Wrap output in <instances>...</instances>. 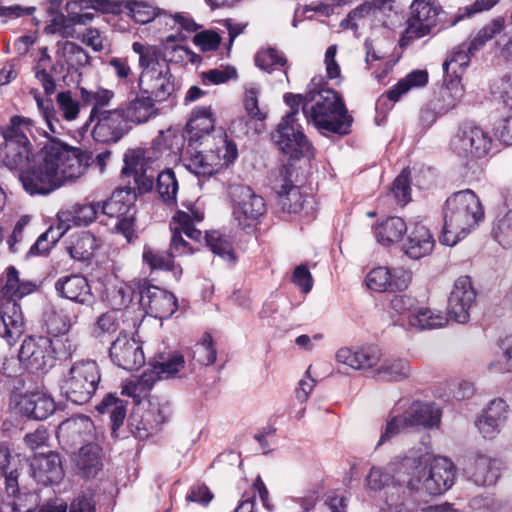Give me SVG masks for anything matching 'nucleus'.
Returning <instances> with one entry per match:
<instances>
[{
	"label": "nucleus",
	"instance_id": "obj_1",
	"mask_svg": "<svg viewBox=\"0 0 512 512\" xmlns=\"http://www.w3.org/2000/svg\"><path fill=\"white\" fill-rule=\"evenodd\" d=\"M50 143L19 173L24 190L30 195H47L67 180L82 176L87 159L78 148L62 142L57 136H48Z\"/></svg>",
	"mask_w": 512,
	"mask_h": 512
},
{
	"label": "nucleus",
	"instance_id": "obj_2",
	"mask_svg": "<svg viewBox=\"0 0 512 512\" xmlns=\"http://www.w3.org/2000/svg\"><path fill=\"white\" fill-rule=\"evenodd\" d=\"M410 478L407 488L429 496H437L452 487L455 480V465L445 457L432 458L421 449L410 450L400 462Z\"/></svg>",
	"mask_w": 512,
	"mask_h": 512
},
{
	"label": "nucleus",
	"instance_id": "obj_3",
	"mask_svg": "<svg viewBox=\"0 0 512 512\" xmlns=\"http://www.w3.org/2000/svg\"><path fill=\"white\" fill-rule=\"evenodd\" d=\"M444 226L440 242L454 246L473 231L484 219L478 196L470 189L449 196L443 208Z\"/></svg>",
	"mask_w": 512,
	"mask_h": 512
},
{
	"label": "nucleus",
	"instance_id": "obj_4",
	"mask_svg": "<svg viewBox=\"0 0 512 512\" xmlns=\"http://www.w3.org/2000/svg\"><path fill=\"white\" fill-rule=\"evenodd\" d=\"M303 114L318 130L338 135H347L351 131L353 117L341 96L331 89L306 92Z\"/></svg>",
	"mask_w": 512,
	"mask_h": 512
},
{
	"label": "nucleus",
	"instance_id": "obj_5",
	"mask_svg": "<svg viewBox=\"0 0 512 512\" xmlns=\"http://www.w3.org/2000/svg\"><path fill=\"white\" fill-rule=\"evenodd\" d=\"M101 380L94 360H79L72 364L61 385V392L74 404L83 405L95 394Z\"/></svg>",
	"mask_w": 512,
	"mask_h": 512
},
{
	"label": "nucleus",
	"instance_id": "obj_6",
	"mask_svg": "<svg viewBox=\"0 0 512 512\" xmlns=\"http://www.w3.org/2000/svg\"><path fill=\"white\" fill-rule=\"evenodd\" d=\"M215 119L211 107H196L186 125L189 143H198L199 146H209L213 143L217 149H226V156L231 159L237 157V147L228 141L227 136L214 130Z\"/></svg>",
	"mask_w": 512,
	"mask_h": 512
},
{
	"label": "nucleus",
	"instance_id": "obj_7",
	"mask_svg": "<svg viewBox=\"0 0 512 512\" xmlns=\"http://www.w3.org/2000/svg\"><path fill=\"white\" fill-rule=\"evenodd\" d=\"M228 193L232 202V214L242 229L252 228L266 212L264 198L251 187L243 184H231Z\"/></svg>",
	"mask_w": 512,
	"mask_h": 512
},
{
	"label": "nucleus",
	"instance_id": "obj_8",
	"mask_svg": "<svg viewBox=\"0 0 512 512\" xmlns=\"http://www.w3.org/2000/svg\"><path fill=\"white\" fill-rule=\"evenodd\" d=\"M59 342L46 336H29L21 344L19 361L29 372L44 374L55 365Z\"/></svg>",
	"mask_w": 512,
	"mask_h": 512
},
{
	"label": "nucleus",
	"instance_id": "obj_9",
	"mask_svg": "<svg viewBox=\"0 0 512 512\" xmlns=\"http://www.w3.org/2000/svg\"><path fill=\"white\" fill-rule=\"evenodd\" d=\"M197 144H188L183 154V162L189 171L198 176H211L235 160L226 156V149H217L213 143H209L208 147Z\"/></svg>",
	"mask_w": 512,
	"mask_h": 512
},
{
	"label": "nucleus",
	"instance_id": "obj_10",
	"mask_svg": "<svg viewBox=\"0 0 512 512\" xmlns=\"http://www.w3.org/2000/svg\"><path fill=\"white\" fill-rule=\"evenodd\" d=\"M33 290H0V335L9 345L24 332V317L18 300Z\"/></svg>",
	"mask_w": 512,
	"mask_h": 512
},
{
	"label": "nucleus",
	"instance_id": "obj_11",
	"mask_svg": "<svg viewBox=\"0 0 512 512\" xmlns=\"http://www.w3.org/2000/svg\"><path fill=\"white\" fill-rule=\"evenodd\" d=\"M441 7L435 0H414L410 5L407 28L401 39L405 45L429 34L437 25Z\"/></svg>",
	"mask_w": 512,
	"mask_h": 512
},
{
	"label": "nucleus",
	"instance_id": "obj_12",
	"mask_svg": "<svg viewBox=\"0 0 512 512\" xmlns=\"http://www.w3.org/2000/svg\"><path fill=\"white\" fill-rule=\"evenodd\" d=\"M185 364V357L180 352L169 351L156 354L151 362V370L140 376L134 386V392L149 391L158 380L180 376V372L185 369Z\"/></svg>",
	"mask_w": 512,
	"mask_h": 512
},
{
	"label": "nucleus",
	"instance_id": "obj_13",
	"mask_svg": "<svg viewBox=\"0 0 512 512\" xmlns=\"http://www.w3.org/2000/svg\"><path fill=\"white\" fill-rule=\"evenodd\" d=\"M272 139L279 149L290 157L309 152L311 145L297 123L294 113L286 114L272 133Z\"/></svg>",
	"mask_w": 512,
	"mask_h": 512
},
{
	"label": "nucleus",
	"instance_id": "obj_14",
	"mask_svg": "<svg viewBox=\"0 0 512 512\" xmlns=\"http://www.w3.org/2000/svg\"><path fill=\"white\" fill-rule=\"evenodd\" d=\"M36 101L38 108L44 116L49 131L56 135L60 134L59 129L62 128L56 114L59 113L66 121H74L78 118L82 105L80 99H75L70 90L61 91L57 94V111L50 99L44 100L36 97Z\"/></svg>",
	"mask_w": 512,
	"mask_h": 512
},
{
	"label": "nucleus",
	"instance_id": "obj_15",
	"mask_svg": "<svg viewBox=\"0 0 512 512\" xmlns=\"http://www.w3.org/2000/svg\"><path fill=\"white\" fill-rule=\"evenodd\" d=\"M492 145L490 135L482 128L474 125H463L452 138V150L461 157L482 158L486 156Z\"/></svg>",
	"mask_w": 512,
	"mask_h": 512
},
{
	"label": "nucleus",
	"instance_id": "obj_16",
	"mask_svg": "<svg viewBox=\"0 0 512 512\" xmlns=\"http://www.w3.org/2000/svg\"><path fill=\"white\" fill-rule=\"evenodd\" d=\"M292 170L288 166H281L275 173L273 189L277 194V203L283 211L288 213H300L311 199L305 197L298 186L292 184Z\"/></svg>",
	"mask_w": 512,
	"mask_h": 512
},
{
	"label": "nucleus",
	"instance_id": "obj_17",
	"mask_svg": "<svg viewBox=\"0 0 512 512\" xmlns=\"http://www.w3.org/2000/svg\"><path fill=\"white\" fill-rule=\"evenodd\" d=\"M81 8H92L103 13H121L126 11L136 22L145 24L155 20V9L143 2L133 0H80Z\"/></svg>",
	"mask_w": 512,
	"mask_h": 512
},
{
	"label": "nucleus",
	"instance_id": "obj_18",
	"mask_svg": "<svg viewBox=\"0 0 512 512\" xmlns=\"http://www.w3.org/2000/svg\"><path fill=\"white\" fill-rule=\"evenodd\" d=\"M56 437L65 450H71L77 445L90 443L94 438V423L84 415L68 418L57 428Z\"/></svg>",
	"mask_w": 512,
	"mask_h": 512
},
{
	"label": "nucleus",
	"instance_id": "obj_19",
	"mask_svg": "<svg viewBox=\"0 0 512 512\" xmlns=\"http://www.w3.org/2000/svg\"><path fill=\"white\" fill-rule=\"evenodd\" d=\"M138 87L142 95L155 102L167 100L174 92V81L169 66L162 65L161 69L142 70Z\"/></svg>",
	"mask_w": 512,
	"mask_h": 512
},
{
	"label": "nucleus",
	"instance_id": "obj_20",
	"mask_svg": "<svg viewBox=\"0 0 512 512\" xmlns=\"http://www.w3.org/2000/svg\"><path fill=\"white\" fill-rule=\"evenodd\" d=\"M123 113L118 107L112 110H105L95 116L96 124L92 130L93 138L102 143L118 142L132 128Z\"/></svg>",
	"mask_w": 512,
	"mask_h": 512
},
{
	"label": "nucleus",
	"instance_id": "obj_21",
	"mask_svg": "<svg viewBox=\"0 0 512 512\" xmlns=\"http://www.w3.org/2000/svg\"><path fill=\"white\" fill-rule=\"evenodd\" d=\"M109 355L118 367L133 371L145 364V356L141 344L133 338L120 334L111 344Z\"/></svg>",
	"mask_w": 512,
	"mask_h": 512
},
{
	"label": "nucleus",
	"instance_id": "obj_22",
	"mask_svg": "<svg viewBox=\"0 0 512 512\" xmlns=\"http://www.w3.org/2000/svg\"><path fill=\"white\" fill-rule=\"evenodd\" d=\"M31 469L35 481L44 486L57 484L64 476L60 455L55 451L35 455Z\"/></svg>",
	"mask_w": 512,
	"mask_h": 512
},
{
	"label": "nucleus",
	"instance_id": "obj_23",
	"mask_svg": "<svg viewBox=\"0 0 512 512\" xmlns=\"http://www.w3.org/2000/svg\"><path fill=\"white\" fill-rule=\"evenodd\" d=\"M17 406L23 416L37 421L47 419L56 410L54 399L39 391L20 395Z\"/></svg>",
	"mask_w": 512,
	"mask_h": 512
},
{
	"label": "nucleus",
	"instance_id": "obj_24",
	"mask_svg": "<svg viewBox=\"0 0 512 512\" xmlns=\"http://www.w3.org/2000/svg\"><path fill=\"white\" fill-rule=\"evenodd\" d=\"M412 283V273L404 268H373L365 277L367 288H408Z\"/></svg>",
	"mask_w": 512,
	"mask_h": 512
},
{
	"label": "nucleus",
	"instance_id": "obj_25",
	"mask_svg": "<svg viewBox=\"0 0 512 512\" xmlns=\"http://www.w3.org/2000/svg\"><path fill=\"white\" fill-rule=\"evenodd\" d=\"M143 302L147 298L148 313L157 319H167L178 308L175 295L170 290H138Z\"/></svg>",
	"mask_w": 512,
	"mask_h": 512
},
{
	"label": "nucleus",
	"instance_id": "obj_26",
	"mask_svg": "<svg viewBox=\"0 0 512 512\" xmlns=\"http://www.w3.org/2000/svg\"><path fill=\"white\" fill-rule=\"evenodd\" d=\"M501 461L486 455H476L467 468L471 480L477 486L494 485L500 477Z\"/></svg>",
	"mask_w": 512,
	"mask_h": 512
},
{
	"label": "nucleus",
	"instance_id": "obj_27",
	"mask_svg": "<svg viewBox=\"0 0 512 512\" xmlns=\"http://www.w3.org/2000/svg\"><path fill=\"white\" fill-rule=\"evenodd\" d=\"M392 0H377L373 4L364 3L352 10L341 25L344 28L358 29L364 26L366 22H371L373 19H379L384 14L385 9L392 10Z\"/></svg>",
	"mask_w": 512,
	"mask_h": 512
},
{
	"label": "nucleus",
	"instance_id": "obj_28",
	"mask_svg": "<svg viewBox=\"0 0 512 512\" xmlns=\"http://www.w3.org/2000/svg\"><path fill=\"white\" fill-rule=\"evenodd\" d=\"M339 363L350 368L365 370L375 366L380 360V351L376 347H364L352 350L348 347L340 348L336 353Z\"/></svg>",
	"mask_w": 512,
	"mask_h": 512
},
{
	"label": "nucleus",
	"instance_id": "obj_29",
	"mask_svg": "<svg viewBox=\"0 0 512 512\" xmlns=\"http://www.w3.org/2000/svg\"><path fill=\"white\" fill-rule=\"evenodd\" d=\"M403 421L409 428L432 427L440 422L439 411L434 404L420 401L413 402L402 414Z\"/></svg>",
	"mask_w": 512,
	"mask_h": 512
},
{
	"label": "nucleus",
	"instance_id": "obj_30",
	"mask_svg": "<svg viewBox=\"0 0 512 512\" xmlns=\"http://www.w3.org/2000/svg\"><path fill=\"white\" fill-rule=\"evenodd\" d=\"M35 158L32 144L16 142L4 143L0 149V159L10 170L19 173Z\"/></svg>",
	"mask_w": 512,
	"mask_h": 512
},
{
	"label": "nucleus",
	"instance_id": "obj_31",
	"mask_svg": "<svg viewBox=\"0 0 512 512\" xmlns=\"http://www.w3.org/2000/svg\"><path fill=\"white\" fill-rule=\"evenodd\" d=\"M78 91L82 105L91 107L88 122H93L95 116L104 112L103 108L109 106L115 96L112 90L102 86L94 88L78 86Z\"/></svg>",
	"mask_w": 512,
	"mask_h": 512
},
{
	"label": "nucleus",
	"instance_id": "obj_32",
	"mask_svg": "<svg viewBox=\"0 0 512 512\" xmlns=\"http://www.w3.org/2000/svg\"><path fill=\"white\" fill-rule=\"evenodd\" d=\"M100 453V447L92 442L81 446L73 458L77 473L85 478L95 477L102 467Z\"/></svg>",
	"mask_w": 512,
	"mask_h": 512
},
{
	"label": "nucleus",
	"instance_id": "obj_33",
	"mask_svg": "<svg viewBox=\"0 0 512 512\" xmlns=\"http://www.w3.org/2000/svg\"><path fill=\"white\" fill-rule=\"evenodd\" d=\"M155 101L151 100L145 95L142 97L136 96L134 99L123 103L119 108L124 112L128 124H143L158 114V109L155 107Z\"/></svg>",
	"mask_w": 512,
	"mask_h": 512
},
{
	"label": "nucleus",
	"instance_id": "obj_34",
	"mask_svg": "<svg viewBox=\"0 0 512 512\" xmlns=\"http://www.w3.org/2000/svg\"><path fill=\"white\" fill-rule=\"evenodd\" d=\"M135 192L130 187L115 190L109 199L100 202L102 214L110 218H120L134 210Z\"/></svg>",
	"mask_w": 512,
	"mask_h": 512
},
{
	"label": "nucleus",
	"instance_id": "obj_35",
	"mask_svg": "<svg viewBox=\"0 0 512 512\" xmlns=\"http://www.w3.org/2000/svg\"><path fill=\"white\" fill-rule=\"evenodd\" d=\"M477 290H451L448 298V315L460 324H465L470 319L469 310L475 303Z\"/></svg>",
	"mask_w": 512,
	"mask_h": 512
},
{
	"label": "nucleus",
	"instance_id": "obj_36",
	"mask_svg": "<svg viewBox=\"0 0 512 512\" xmlns=\"http://www.w3.org/2000/svg\"><path fill=\"white\" fill-rule=\"evenodd\" d=\"M434 243L430 231L424 225L417 224L408 236L404 252L412 259H420L432 252Z\"/></svg>",
	"mask_w": 512,
	"mask_h": 512
},
{
	"label": "nucleus",
	"instance_id": "obj_37",
	"mask_svg": "<svg viewBox=\"0 0 512 512\" xmlns=\"http://www.w3.org/2000/svg\"><path fill=\"white\" fill-rule=\"evenodd\" d=\"M162 137L156 138L150 147L129 149L124 154V160L131 165H140L156 170L159 167V161L162 158Z\"/></svg>",
	"mask_w": 512,
	"mask_h": 512
},
{
	"label": "nucleus",
	"instance_id": "obj_38",
	"mask_svg": "<svg viewBox=\"0 0 512 512\" xmlns=\"http://www.w3.org/2000/svg\"><path fill=\"white\" fill-rule=\"evenodd\" d=\"M407 232V225L400 217H388L375 227V236L383 246H390L402 240Z\"/></svg>",
	"mask_w": 512,
	"mask_h": 512
},
{
	"label": "nucleus",
	"instance_id": "obj_39",
	"mask_svg": "<svg viewBox=\"0 0 512 512\" xmlns=\"http://www.w3.org/2000/svg\"><path fill=\"white\" fill-rule=\"evenodd\" d=\"M449 318L441 311L421 307L408 315V323L419 331L433 330L447 325Z\"/></svg>",
	"mask_w": 512,
	"mask_h": 512
},
{
	"label": "nucleus",
	"instance_id": "obj_40",
	"mask_svg": "<svg viewBox=\"0 0 512 512\" xmlns=\"http://www.w3.org/2000/svg\"><path fill=\"white\" fill-rule=\"evenodd\" d=\"M365 486L368 490L374 492L388 488L391 491L389 495L394 493V498H398V495L402 496L401 492L404 493L403 486L400 484H394L393 476L390 474V472L379 466L371 467L368 475L365 478Z\"/></svg>",
	"mask_w": 512,
	"mask_h": 512
},
{
	"label": "nucleus",
	"instance_id": "obj_41",
	"mask_svg": "<svg viewBox=\"0 0 512 512\" xmlns=\"http://www.w3.org/2000/svg\"><path fill=\"white\" fill-rule=\"evenodd\" d=\"M127 404V401L113 394H108L96 406V409L100 414L109 415L112 423V431L116 432L123 425L126 418Z\"/></svg>",
	"mask_w": 512,
	"mask_h": 512
},
{
	"label": "nucleus",
	"instance_id": "obj_42",
	"mask_svg": "<svg viewBox=\"0 0 512 512\" xmlns=\"http://www.w3.org/2000/svg\"><path fill=\"white\" fill-rule=\"evenodd\" d=\"M98 247L97 239L93 234L81 232L74 236L71 244L67 246V251L74 260L88 261Z\"/></svg>",
	"mask_w": 512,
	"mask_h": 512
},
{
	"label": "nucleus",
	"instance_id": "obj_43",
	"mask_svg": "<svg viewBox=\"0 0 512 512\" xmlns=\"http://www.w3.org/2000/svg\"><path fill=\"white\" fill-rule=\"evenodd\" d=\"M427 82L428 73L425 70H414L387 91V97L390 101L396 102L411 89L423 87Z\"/></svg>",
	"mask_w": 512,
	"mask_h": 512
},
{
	"label": "nucleus",
	"instance_id": "obj_44",
	"mask_svg": "<svg viewBox=\"0 0 512 512\" xmlns=\"http://www.w3.org/2000/svg\"><path fill=\"white\" fill-rule=\"evenodd\" d=\"M156 170L140 165H131L128 161L124 160V167L122 168L123 176H133L135 189L140 194L148 193L155 187L154 173Z\"/></svg>",
	"mask_w": 512,
	"mask_h": 512
},
{
	"label": "nucleus",
	"instance_id": "obj_45",
	"mask_svg": "<svg viewBox=\"0 0 512 512\" xmlns=\"http://www.w3.org/2000/svg\"><path fill=\"white\" fill-rule=\"evenodd\" d=\"M155 189L160 199L167 205H175L179 184L174 171L170 168L161 171L156 178Z\"/></svg>",
	"mask_w": 512,
	"mask_h": 512
},
{
	"label": "nucleus",
	"instance_id": "obj_46",
	"mask_svg": "<svg viewBox=\"0 0 512 512\" xmlns=\"http://www.w3.org/2000/svg\"><path fill=\"white\" fill-rule=\"evenodd\" d=\"M32 121L22 116H13L9 124L1 129L4 143L16 142L31 144L28 134H31Z\"/></svg>",
	"mask_w": 512,
	"mask_h": 512
},
{
	"label": "nucleus",
	"instance_id": "obj_47",
	"mask_svg": "<svg viewBox=\"0 0 512 512\" xmlns=\"http://www.w3.org/2000/svg\"><path fill=\"white\" fill-rule=\"evenodd\" d=\"M203 219V212L196 208H191L188 211H178L174 215L172 222L179 225L188 238L200 242L202 232L195 225L202 222Z\"/></svg>",
	"mask_w": 512,
	"mask_h": 512
},
{
	"label": "nucleus",
	"instance_id": "obj_48",
	"mask_svg": "<svg viewBox=\"0 0 512 512\" xmlns=\"http://www.w3.org/2000/svg\"><path fill=\"white\" fill-rule=\"evenodd\" d=\"M10 450L7 445L0 443V488L9 495L18 492V471L13 469L8 471L10 464Z\"/></svg>",
	"mask_w": 512,
	"mask_h": 512
},
{
	"label": "nucleus",
	"instance_id": "obj_49",
	"mask_svg": "<svg viewBox=\"0 0 512 512\" xmlns=\"http://www.w3.org/2000/svg\"><path fill=\"white\" fill-rule=\"evenodd\" d=\"M410 366L408 361L397 359L383 363L376 371L374 377L379 381H401L409 376Z\"/></svg>",
	"mask_w": 512,
	"mask_h": 512
},
{
	"label": "nucleus",
	"instance_id": "obj_50",
	"mask_svg": "<svg viewBox=\"0 0 512 512\" xmlns=\"http://www.w3.org/2000/svg\"><path fill=\"white\" fill-rule=\"evenodd\" d=\"M255 64L258 68L271 73L278 67H286L287 58L284 53L275 47H262L254 57Z\"/></svg>",
	"mask_w": 512,
	"mask_h": 512
},
{
	"label": "nucleus",
	"instance_id": "obj_51",
	"mask_svg": "<svg viewBox=\"0 0 512 512\" xmlns=\"http://www.w3.org/2000/svg\"><path fill=\"white\" fill-rule=\"evenodd\" d=\"M42 322L47 334L55 338L66 334L71 327L69 316L56 311L54 308H48L44 311Z\"/></svg>",
	"mask_w": 512,
	"mask_h": 512
},
{
	"label": "nucleus",
	"instance_id": "obj_52",
	"mask_svg": "<svg viewBox=\"0 0 512 512\" xmlns=\"http://www.w3.org/2000/svg\"><path fill=\"white\" fill-rule=\"evenodd\" d=\"M171 416V407L168 402L165 403H150V408L146 412L145 418L142 421V427L137 429L148 432L149 430H158Z\"/></svg>",
	"mask_w": 512,
	"mask_h": 512
},
{
	"label": "nucleus",
	"instance_id": "obj_53",
	"mask_svg": "<svg viewBox=\"0 0 512 512\" xmlns=\"http://www.w3.org/2000/svg\"><path fill=\"white\" fill-rule=\"evenodd\" d=\"M120 327L119 313L116 310H110L102 313L91 327V335L95 339L103 340L106 336H111Z\"/></svg>",
	"mask_w": 512,
	"mask_h": 512
},
{
	"label": "nucleus",
	"instance_id": "obj_54",
	"mask_svg": "<svg viewBox=\"0 0 512 512\" xmlns=\"http://www.w3.org/2000/svg\"><path fill=\"white\" fill-rule=\"evenodd\" d=\"M216 356L217 351L213 337L209 332H205L201 340L194 346L192 360L200 365L209 366L216 361Z\"/></svg>",
	"mask_w": 512,
	"mask_h": 512
},
{
	"label": "nucleus",
	"instance_id": "obj_55",
	"mask_svg": "<svg viewBox=\"0 0 512 512\" xmlns=\"http://www.w3.org/2000/svg\"><path fill=\"white\" fill-rule=\"evenodd\" d=\"M207 246L212 253L224 261L233 264L236 260L234 250L230 241L223 237L219 232L213 231L205 235Z\"/></svg>",
	"mask_w": 512,
	"mask_h": 512
},
{
	"label": "nucleus",
	"instance_id": "obj_56",
	"mask_svg": "<svg viewBox=\"0 0 512 512\" xmlns=\"http://www.w3.org/2000/svg\"><path fill=\"white\" fill-rule=\"evenodd\" d=\"M132 49L139 55V65L142 70L149 68L161 69L162 65H167L164 60L160 59L161 52L156 46L134 42Z\"/></svg>",
	"mask_w": 512,
	"mask_h": 512
},
{
	"label": "nucleus",
	"instance_id": "obj_57",
	"mask_svg": "<svg viewBox=\"0 0 512 512\" xmlns=\"http://www.w3.org/2000/svg\"><path fill=\"white\" fill-rule=\"evenodd\" d=\"M505 28V19L497 17L484 25L469 43L470 52L477 51L487 41L500 34Z\"/></svg>",
	"mask_w": 512,
	"mask_h": 512
},
{
	"label": "nucleus",
	"instance_id": "obj_58",
	"mask_svg": "<svg viewBox=\"0 0 512 512\" xmlns=\"http://www.w3.org/2000/svg\"><path fill=\"white\" fill-rule=\"evenodd\" d=\"M473 53L474 52H470L469 45L467 47L460 46L454 49L443 63L444 72L446 74L451 73L455 77H458L469 65L470 54Z\"/></svg>",
	"mask_w": 512,
	"mask_h": 512
},
{
	"label": "nucleus",
	"instance_id": "obj_59",
	"mask_svg": "<svg viewBox=\"0 0 512 512\" xmlns=\"http://www.w3.org/2000/svg\"><path fill=\"white\" fill-rule=\"evenodd\" d=\"M492 237L503 248L512 247V209L495 221Z\"/></svg>",
	"mask_w": 512,
	"mask_h": 512
},
{
	"label": "nucleus",
	"instance_id": "obj_60",
	"mask_svg": "<svg viewBox=\"0 0 512 512\" xmlns=\"http://www.w3.org/2000/svg\"><path fill=\"white\" fill-rule=\"evenodd\" d=\"M62 226L50 227L46 232L41 234L36 242L31 246L29 255H39L47 253L64 235Z\"/></svg>",
	"mask_w": 512,
	"mask_h": 512
},
{
	"label": "nucleus",
	"instance_id": "obj_61",
	"mask_svg": "<svg viewBox=\"0 0 512 512\" xmlns=\"http://www.w3.org/2000/svg\"><path fill=\"white\" fill-rule=\"evenodd\" d=\"M391 194L394 196L397 204L404 206L411 199L410 189V171L403 169L396 177L391 187Z\"/></svg>",
	"mask_w": 512,
	"mask_h": 512
},
{
	"label": "nucleus",
	"instance_id": "obj_62",
	"mask_svg": "<svg viewBox=\"0 0 512 512\" xmlns=\"http://www.w3.org/2000/svg\"><path fill=\"white\" fill-rule=\"evenodd\" d=\"M259 88L250 84L245 86L243 104L247 115L258 121L266 118V113L259 107L258 95Z\"/></svg>",
	"mask_w": 512,
	"mask_h": 512
},
{
	"label": "nucleus",
	"instance_id": "obj_63",
	"mask_svg": "<svg viewBox=\"0 0 512 512\" xmlns=\"http://www.w3.org/2000/svg\"><path fill=\"white\" fill-rule=\"evenodd\" d=\"M440 96L443 100V105L440 107L443 111H449L456 107L463 97V87L459 81H450L440 91Z\"/></svg>",
	"mask_w": 512,
	"mask_h": 512
},
{
	"label": "nucleus",
	"instance_id": "obj_64",
	"mask_svg": "<svg viewBox=\"0 0 512 512\" xmlns=\"http://www.w3.org/2000/svg\"><path fill=\"white\" fill-rule=\"evenodd\" d=\"M175 255L171 253H163V252H155L153 250H144L143 252V260L152 268V269H163V270H171L174 267L173 258Z\"/></svg>",
	"mask_w": 512,
	"mask_h": 512
}]
</instances>
